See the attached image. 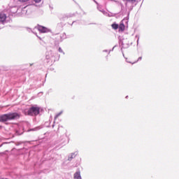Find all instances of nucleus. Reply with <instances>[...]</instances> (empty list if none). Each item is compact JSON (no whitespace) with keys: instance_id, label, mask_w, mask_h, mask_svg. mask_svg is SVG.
<instances>
[{"instance_id":"1","label":"nucleus","mask_w":179,"mask_h":179,"mask_svg":"<svg viewBox=\"0 0 179 179\" xmlns=\"http://www.w3.org/2000/svg\"><path fill=\"white\" fill-rule=\"evenodd\" d=\"M20 115L17 113H9L0 115V122H6L12 120H19Z\"/></svg>"},{"instance_id":"2","label":"nucleus","mask_w":179,"mask_h":179,"mask_svg":"<svg viewBox=\"0 0 179 179\" xmlns=\"http://www.w3.org/2000/svg\"><path fill=\"white\" fill-rule=\"evenodd\" d=\"M24 115H30L31 117H36L40 114V108L37 106H31L29 110L23 111Z\"/></svg>"},{"instance_id":"3","label":"nucleus","mask_w":179,"mask_h":179,"mask_svg":"<svg viewBox=\"0 0 179 179\" xmlns=\"http://www.w3.org/2000/svg\"><path fill=\"white\" fill-rule=\"evenodd\" d=\"M119 45L121 46V50H124L129 48V45H132V43H129L128 38L119 37Z\"/></svg>"},{"instance_id":"4","label":"nucleus","mask_w":179,"mask_h":179,"mask_svg":"<svg viewBox=\"0 0 179 179\" xmlns=\"http://www.w3.org/2000/svg\"><path fill=\"white\" fill-rule=\"evenodd\" d=\"M45 59L48 61V62H55V57H54V52L52 50H50L46 52Z\"/></svg>"},{"instance_id":"5","label":"nucleus","mask_w":179,"mask_h":179,"mask_svg":"<svg viewBox=\"0 0 179 179\" xmlns=\"http://www.w3.org/2000/svg\"><path fill=\"white\" fill-rule=\"evenodd\" d=\"M35 29H37L40 33H50V31H51V29L40 24H38L36 27H35Z\"/></svg>"},{"instance_id":"6","label":"nucleus","mask_w":179,"mask_h":179,"mask_svg":"<svg viewBox=\"0 0 179 179\" xmlns=\"http://www.w3.org/2000/svg\"><path fill=\"white\" fill-rule=\"evenodd\" d=\"M123 2L125 3L126 8H134V5H135V3L136 2V0H122Z\"/></svg>"},{"instance_id":"7","label":"nucleus","mask_w":179,"mask_h":179,"mask_svg":"<svg viewBox=\"0 0 179 179\" xmlns=\"http://www.w3.org/2000/svg\"><path fill=\"white\" fill-rule=\"evenodd\" d=\"M69 142V140L68 138V136L66 135V133H64L62 136L60 138V144L61 145H65V143H68Z\"/></svg>"},{"instance_id":"8","label":"nucleus","mask_w":179,"mask_h":179,"mask_svg":"<svg viewBox=\"0 0 179 179\" xmlns=\"http://www.w3.org/2000/svg\"><path fill=\"white\" fill-rule=\"evenodd\" d=\"M6 23V14L0 13V24H5Z\"/></svg>"},{"instance_id":"9","label":"nucleus","mask_w":179,"mask_h":179,"mask_svg":"<svg viewBox=\"0 0 179 179\" xmlns=\"http://www.w3.org/2000/svg\"><path fill=\"white\" fill-rule=\"evenodd\" d=\"M78 151H76L74 152L69 154L68 156V161L72 162V159H75V157H76V156H78Z\"/></svg>"},{"instance_id":"10","label":"nucleus","mask_w":179,"mask_h":179,"mask_svg":"<svg viewBox=\"0 0 179 179\" xmlns=\"http://www.w3.org/2000/svg\"><path fill=\"white\" fill-rule=\"evenodd\" d=\"M56 37L58 38V40H59V41L62 43L64 40H66V33L60 34H58Z\"/></svg>"},{"instance_id":"11","label":"nucleus","mask_w":179,"mask_h":179,"mask_svg":"<svg viewBox=\"0 0 179 179\" xmlns=\"http://www.w3.org/2000/svg\"><path fill=\"white\" fill-rule=\"evenodd\" d=\"M109 1H110L111 2H115L117 6H120L121 8L120 12H122V10H124L125 7L124 6V4L121 3V1H118L117 0H109Z\"/></svg>"},{"instance_id":"12","label":"nucleus","mask_w":179,"mask_h":179,"mask_svg":"<svg viewBox=\"0 0 179 179\" xmlns=\"http://www.w3.org/2000/svg\"><path fill=\"white\" fill-rule=\"evenodd\" d=\"M124 20H125V18L120 22L118 27V29L120 31H124V30H125V24H124Z\"/></svg>"},{"instance_id":"13","label":"nucleus","mask_w":179,"mask_h":179,"mask_svg":"<svg viewBox=\"0 0 179 179\" xmlns=\"http://www.w3.org/2000/svg\"><path fill=\"white\" fill-rule=\"evenodd\" d=\"M74 179H82V176H80V171H77L73 175Z\"/></svg>"},{"instance_id":"14","label":"nucleus","mask_w":179,"mask_h":179,"mask_svg":"<svg viewBox=\"0 0 179 179\" xmlns=\"http://www.w3.org/2000/svg\"><path fill=\"white\" fill-rule=\"evenodd\" d=\"M42 128H43V127L38 126L35 128L28 129L27 132H31V131H40V129H41Z\"/></svg>"},{"instance_id":"15","label":"nucleus","mask_w":179,"mask_h":179,"mask_svg":"<svg viewBox=\"0 0 179 179\" xmlns=\"http://www.w3.org/2000/svg\"><path fill=\"white\" fill-rule=\"evenodd\" d=\"M17 10H19L17 6L11 7L10 9L11 13H17Z\"/></svg>"},{"instance_id":"16","label":"nucleus","mask_w":179,"mask_h":179,"mask_svg":"<svg viewBox=\"0 0 179 179\" xmlns=\"http://www.w3.org/2000/svg\"><path fill=\"white\" fill-rule=\"evenodd\" d=\"M59 43H62L61 41L56 36L54 41L55 47H59Z\"/></svg>"},{"instance_id":"17","label":"nucleus","mask_w":179,"mask_h":179,"mask_svg":"<svg viewBox=\"0 0 179 179\" xmlns=\"http://www.w3.org/2000/svg\"><path fill=\"white\" fill-rule=\"evenodd\" d=\"M21 13L22 15H29V13H27V7L22 8Z\"/></svg>"},{"instance_id":"18","label":"nucleus","mask_w":179,"mask_h":179,"mask_svg":"<svg viewBox=\"0 0 179 179\" xmlns=\"http://www.w3.org/2000/svg\"><path fill=\"white\" fill-rule=\"evenodd\" d=\"M111 27H112V29H113L114 30H117L118 29L119 25L116 22H113Z\"/></svg>"},{"instance_id":"19","label":"nucleus","mask_w":179,"mask_h":179,"mask_svg":"<svg viewBox=\"0 0 179 179\" xmlns=\"http://www.w3.org/2000/svg\"><path fill=\"white\" fill-rule=\"evenodd\" d=\"M59 19L60 20H65V19H68V17L66 16V15L64 14V15H60L59 16Z\"/></svg>"},{"instance_id":"20","label":"nucleus","mask_w":179,"mask_h":179,"mask_svg":"<svg viewBox=\"0 0 179 179\" xmlns=\"http://www.w3.org/2000/svg\"><path fill=\"white\" fill-rule=\"evenodd\" d=\"M103 15H104L105 16H108V17H113V16H114V15H113V13H108V12H107V11L103 12Z\"/></svg>"},{"instance_id":"21","label":"nucleus","mask_w":179,"mask_h":179,"mask_svg":"<svg viewBox=\"0 0 179 179\" xmlns=\"http://www.w3.org/2000/svg\"><path fill=\"white\" fill-rule=\"evenodd\" d=\"M97 9L99 10V12H101V13L104 15V12H106V10L101 8V6H98Z\"/></svg>"},{"instance_id":"22","label":"nucleus","mask_w":179,"mask_h":179,"mask_svg":"<svg viewBox=\"0 0 179 179\" xmlns=\"http://www.w3.org/2000/svg\"><path fill=\"white\" fill-rule=\"evenodd\" d=\"M64 113L63 110L60 111L59 113H57L55 116V120H57V118H58V117H59V115H62V114Z\"/></svg>"},{"instance_id":"23","label":"nucleus","mask_w":179,"mask_h":179,"mask_svg":"<svg viewBox=\"0 0 179 179\" xmlns=\"http://www.w3.org/2000/svg\"><path fill=\"white\" fill-rule=\"evenodd\" d=\"M58 51H59V52H61L62 54H63V55H65V52H64V50H62V48L61 47H59L58 48Z\"/></svg>"},{"instance_id":"24","label":"nucleus","mask_w":179,"mask_h":179,"mask_svg":"<svg viewBox=\"0 0 179 179\" xmlns=\"http://www.w3.org/2000/svg\"><path fill=\"white\" fill-rule=\"evenodd\" d=\"M138 61H142V57H138L137 61L134 62V63H131L132 65H134V64H136V62H138Z\"/></svg>"},{"instance_id":"25","label":"nucleus","mask_w":179,"mask_h":179,"mask_svg":"<svg viewBox=\"0 0 179 179\" xmlns=\"http://www.w3.org/2000/svg\"><path fill=\"white\" fill-rule=\"evenodd\" d=\"M136 38H137V45H139V38H140L139 36L136 35Z\"/></svg>"},{"instance_id":"26","label":"nucleus","mask_w":179,"mask_h":179,"mask_svg":"<svg viewBox=\"0 0 179 179\" xmlns=\"http://www.w3.org/2000/svg\"><path fill=\"white\" fill-rule=\"evenodd\" d=\"M124 59H125L126 62H127L128 64H132V62H131L128 59V58L124 57Z\"/></svg>"},{"instance_id":"27","label":"nucleus","mask_w":179,"mask_h":179,"mask_svg":"<svg viewBox=\"0 0 179 179\" xmlns=\"http://www.w3.org/2000/svg\"><path fill=\"white\" fill-rule=\"evenodd\" d=\"M35 3H40L41 2V0H34Z\"/></svg>"},{"instance_id":"28","label":"nucleus","mask_w":179,"mask_h":179,"mask_svg":"<svg viewBox=\"0 0 179 179\" xmlns=\"http://www.w3.org/2000/svg\"><path fill=\"white\" fill-rule=\"evenodd\" d=\"M94 3H96V5H97V6H100V4H99V3L96 1V0H92Z\"/></svg>"},{"instance_id":"29","label":"nucleus","mask_w":179,"mask_h":179,"mask_svg":"<svg viewBox=\"0 0 179 179\" xmlns=\"http://www.w3.org/2000/svg\"><path fill=\"white\" fill-rule=\"evenodd\" d=\"M115 47H117V45H115L111 50H109V51L111 52L113 51H114V48H115Z\"/></svg>"},{"instance_id":"30","label":"nucleus","mask_w":179,"mask_h":179,"mask_svg":"<svg viewBox=\"0 0 179 179\" xmlns=\"http://www.w3.org/2000/svg\"><path fill=\"white\" fill-rule=\"evenodd\" d=\"M20 2H27L29 0H18Z\"/></svg>"},{"instance_id":"31","label":"nucleus","mask_w":179,"mask_h":179,"mask_svg":"<svg viewBox=\"0 0 179 179\" xmlns=\"http://www.w3.org/2000/svg\"><path fill=\"white\" fill-rule=\"evenodd\" d=\"M27 31H29V33H30L31 31H33V30H31V29H30V28H28Z\"/></svg>"},{"instance_id":"32","label":"nucleus","mask_w":179,"mask_h":179,"mask_svg":"<svg viewBox=\"0 0 179 179\" xmlns=\"http://www.w3.org/2000/svg\"><path fill=\"white\" fill-rule=\"evenodd\" d=\"M122 50V56L124 57V58H125V55L124 54V51H122V50Z\"/></svg>"},{"instance_id":"33","label":"nucleus","mask_w":179,"mask_h":179,"mask_svg":"<svg viewBox=\"0 0 179 179\" xmlns=\"http://www.w3.org/2000/svg\"><path fill=\"white\" fill-rule=\"evenodd\" d=\"M76 23V21H73L71 24V26H73V24Z\"/></svg>"},{"instance_id":"34","label":"nucleus","mask_w":179,"mask_h":179,"mask_svg":"<svg viewBox=\"0 0 179 179\" xmlns=\"http://www.w3.org/2000/svg\"><path fill=\"white\" fill-rule=\"evenodd\" d=\"M102 52H108V50H103Z\"/></svg>"},{"instance_id":"35","label":"nucleus","mask_w":179,"mask_h":179,"mask_svg":"<svg viewBox=\"0 0 179 179\" xmlns=\"http://www.w3.org/2000/svg\"><path fill=\"white\" fill-rule=\"evenodd\" d=\"M16 135H22V134H20L19 131H16Z\"/></svg>"},{"instance_id":"36","label":"nucleus","mask_w":179,"mask_h":179,"mask_svg":"<svg viewBox=\"0 0 179 179\" xmlns=\"http://www.w3.org/2000/svg\"><path fill=\"white\" fill-rule=\"evenodd\" d=\"M128 19H129V13L127 15V19H126V20H128Z\"/></svg>"},{"instance_id":"37","label":"nucleus","mask_w":179,"mask_h":179,"mask_svg":"<svg viewBox=\"0 0 179 179\" xmlns=\"http://www.w3.org/2000/svg\"><path fill=\"white\" fill-rule=\"evenodd\" d=\"M110 52H110V50H108V52H107L108 55H110Z\"/></svg>"},{"instance_id":"38","label":"nucleus","mask_w":179,"mask_h":179,"mask_svg":"<svg viewBox=\"0 0 179 179\" xmlns=\"http://www.w3.org/2000/svg\"><path fill=\"white\" fill-rule=\"evenodd\" d=\"M106 59H108V55H107V56L106 57Z\"/></svg>"},{"instance_id":"39","label":"nucleus","mask_w":179,"mask_h":179,"mask_svg":"<svg viewBox=\"0 0 179 179\" xmlns=\"http://www.w3.org/2000/svg\"><path fill=\"white\" fill-rule=\"evenodd\" d=\"M54 127H55V124H52V128H54Z\"/></svg>"},{"instance_id":"40","label":"nucleus","mask_w":179,"mask_h":179,"mask_svg":"<svg viewBox=\"0 0 179 179\" xmlns=\"http://www.w3.org/2000/svg\"><path fill=\"white\" fill-rule=\"evenodd\" d=\"M4 153L3 152H0V155H3Z\"/></svg>"},{"instance_id":"41","label":"nucleus","mask_w":179,"mask_h":179,"mask_svg":"<svg viewBox=\"0 0 179 179\" xmlns=\"http://www.w3.org/2000/svg\"><path fill=\"white\" fill-rule=\"evenodd\" d=\"M38 38L40 40H41V38H40V37H38Z\"/></svg>"},{"instance_id":"42","label":"nucleus","mask_w":179,"mask_h":179,"mask_svg":"<svg viewBox=\"0 0 179 179\" xmlns=\"http://www.w3.org/2000/svg\"><path fill=\"white\" fill-rule=\"evenodd\" d=\"M0 148H2V145H0Z\"/></svg>"},{"instance_id":"43","label":"nucleus","mask_w":179,"mask_h":179,"mask_svg":"<svg viewBox=\"0 0 179 179\" xmlns=\"http://www.w3.org/2000/svg\"><path fill=\"white\" fill-rule=\"evenodd\" d=\"M50 9H53L52 7H50Z\"/></svg>"},{"instance_id":"44","label":"nucleus","mask_w":179,"mask_h":179,"mask_svg":"<svg viewBox=\"0 0 179 179\" xmlns=\"http://www.w3.org/2000/svg\"><path fill=\"white\" fill-rule=\"evenodd\" d=\"M128 98V96H126V99Z\"/></svg>"},{"instance_id":"45","label":"nucleus","mask_w":179,"mask_h":179,"mask_svg":"<svg viewBox=\"0 0 179 179\" xmlns=\"http://www.w3.org/2000/svg\"><path fill=\"white\" fill-rule=\"evenodd\" d=\"M59 58V55H58Z\"/></svg>"}]
</instances>
